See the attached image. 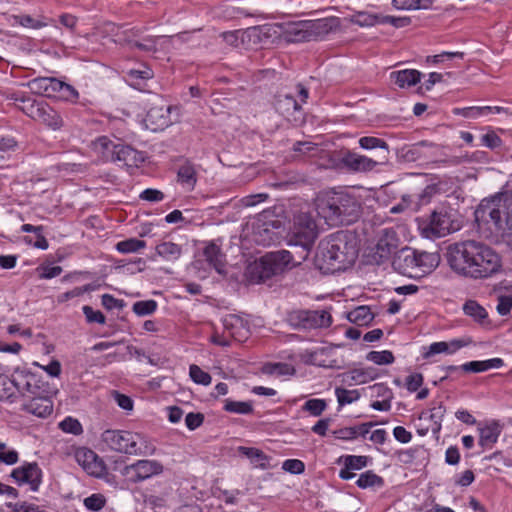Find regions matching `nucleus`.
I'll return each instance as SVG.
<instances>
[{"label":"nucleus","instance_id":"f257e3e1","mask_svg":"<svg viewBox=\"0 0 512 512\" xmlns=\"http://www.w3.org/2000/svg\"><path fill=\"white\" fill-rule=\"evenodd\" d=\"M447 260L455 272L473 279L491 277L502 267L498 253L489 246L473 240L450 245Z\"/></svg>","mask_w":512,"mask_h":512},{"label":"nucleus","instance_id":"f03ea898","mask_svg":"<svg viewBox=\"0 0 512 512\" xmlns=\"http://www.w3.org/2000/svg\"><path fill=\"white\" fill-rule=\"evenodd\" d=\"M358 256L354 238L346 231L327 235L322 241V261L326 263L325 273L345 270Z\"/></svg>","mask_w":512,"mask_h":512},{"label":"nucleus","instance_id":"7ed1b4c3","mask_svg":"<svg viewBox=\"0 0 512 512\" xmlns=\"http://www.w3.org/2000/svg\"><path fill=\"white\" fill-rule=\"evenodd\" d=\"M359 210L356 198L343 188H333L322 195V219L330 227L354 222Z\"/></svg>","mask_w":512,"mask_h":512},{"label":"nucleus","instance_id":"20e7f679","mask_svg":"<svg viewBox=\"0 0 512 512\" xmlns=\"http://www.w3.org/2000/svg\"><path fill=\"white\" fill-rule=\"evenodd\" d=\"M476 215L492 223L495 231L502 233L512 245V192L501 193L491 200L483 201Z\"/></svg>","mask_w":512,"mask_h":512},{"label":"nucleus","instance_id":"39448f33","mask_svg":"<svg viewBox=\"0 0 512 512\" xmlns=\"http://www.w3.org/2000/svg\"><path fill=\"white\" fill-rule=\"evenodd\" d=\"M0 385L3 386L6 398L30 397L32 394L49 393V385L41 377L25 367H17L10 377L0 375Z\"/></svg>","mask_w":512,"mask_h":512},{"label":"nucleus","instance_id":"423d86ee","mask_svg":"<svg viewBox=\"0 0 512 512\" xmlns=\"http://www.w3.org/2000/svg\"><path fill=\"white\" fill-rule=\"evenodd\" d=\"M102 441L107 447L117 453L134 456L152 455L155 446L148 443L145 437L139 433L107 429L101 435Z\"/></svg>","mask_w":512,"mask_h":512},{"label":"nucleus","instance_id":"0eeeda50","mask_svg":"<svg viewBox=\"0 0 512 512\" xmlns=\"http://www.w3.org/2000/svg\"><path fill=\"white\" fill-rule=\"evenodd\" d=\"M11 99L28 117L51 130H60L64 126L61 114L44 100H36L24 93H13Z\"/></svg>","mask_w":512,"mask_h":512},{"label":"nucleus","instance_id":"6e6552de","mask_svg":"<svg viewBox=\"0 0 512 512\" xmlns=\"http://www.w3.org/2000/svg\"><path fill=\"white\" fill-rule=\"evenodd\" d=\"M94 149L102 154L105 161L119 162L127 167H138L145 161L143 152L130 145L115 143L107 136L98 137L94 143Z\"/></svg>","mask_w":512,"mask_h":512},{"label":"nucleus","instance_id":"1a4fd4ad","mask_svg":"<svg viewBox=\"0 0 512 512\" xmlns=\"http://www.w3.org/2000/svg\"><path fill=\"white\" fill-rule=\"evenodd\" d=\"M459 229L460 223L456 219V211L446 206L435 209L428 221L421 225L422 234L427 238L444 237Z\"/></svg>","mask_w":512,"mask_h":512},{"label":"nucleus","instance_id":"9d476101","mask_svg":"<svg viewBox=\"0 0 512 512\" xmlns=\"http://www.w3.org/2000/svg\"><path fill=\"white\" fill-rule=\"evenodd\" d=\"M164 467L157 460L142 459L126 465L121 470V475L133 484L143 482L163 472Z\"/></svg>","mask_w":512,"mask_h":512},{"label":"nucleus","instance_id":"9b49d317","mask_svg":"<svg viewBox=\"0 0 512 512\" xmlns=\"http://www.w3.org/2000/svg\"><path fill=\"white\" fill-rule=\"evenodd\" d=\"M298 224L299 227L295 228L289 239V244L299 246L302 249L300 258L306 260L317 237L316 223L309 217H305V225L302 226V217H299Z\"/></svg>","mask_w":512,"mask_h":512},{"label":"nucleus","instance_id":"f8f14e48","mask_svg":"<svg viewBox=\"0 0 512 512\" xmlns=\"http://www.w3.org/2000/svg\"><path fill=\"white\" fill-rule=\"evenodd\" d=\"M282 273L279 266L269 253L262 256L259 260L248 265L246 270L247 278L252 283H262L266 280Z\"/></svg>","mask_w":512,"mask_h":512},{"label":"nucleus","instance_id":"ddd939ff","mask_svg":"<svg viewBox=\"0 0 512 512\" xmlns=\"http://www.w3.org/2000/svg\"><path fill=\"white\" fill-rule=\"evenodd\" d=\"M10 476L17 485L28 484L30 490L36 492L42 483L43 472L37 462H24L14 468Z\"/></svg>","mask_w":512,"mask_h":512},{"label":"nucleus","instance_id":"4468645a","mask_svg":"<svg viewBox=\"0 0 512 512\" xmlns=\"http://www.w3.org/2000/svg\"><path fill=\"white\" fill-rule=\"evenodd\" d=\"M49 393L32 394L21 405V410L38 418H46L53 412V401Z\"/></svg>","mask_w":512,"mask_h":512},{"label":"nucleus","instance_id":"2eb2a0df","mask_svg":"<svg viewBox=\"0 0 512 512\" xmlns=\"http://www.w3.org/2000/svg\"><path fill=\"white\" fill-rule=\"evenodd\" d=\"M75 458L78 464L91 476L102 477L107 471L104 461L91 449L85 447L77 449Z\"/></svg>","mask_w":512,"mask_h":512},{"label":"nucleus","instance_id":"dca6fc26","mask_svg":"<svg viewBox=\"0 0 512 512\" xmlns=\"http://www.w3.org/2000/svg\"><path fill=\"white\" fill-rule=\"evenodd\" d=\"M394 269L407 277L419 278V269L417 268L416 250L412 248L401 249L392 261Z\"/></svg>","mask_w":512,"mask_h":512},{"label":"nucleus","instance_id":"f3484780","mask_svg":"<svg viewBox=\"0 0 512 512\" xmlns=\"http://www.w3.org/2000/svg\"><path fill=\"white\" fill-rule=\"evenodd\" d=\"M399 240L396 232L393 230L385 229L379 238L375 251L374 259L380 264L389 259L393 254L398 253Z\"/></svg>","mask_w":512,"mask_h":512},{"label":"nucleus","instance_id":"a211bd4d","mask_svg":"<svg viewBox=\"0 0 512 512\" xmlns=\"http://www.w3.org/2000/svg\"><path fill=\"white\" fill-rule=\"evenodd\" d=\"M287 322L296 329H318L320 327V314L318 311L293 310L287 314Z\"/></svg>","mask_w":512,"mask_h":512},{"label":"nucleus","instance_id":"6ab92c4d","mask_svg":"<svg viewBox=\"0 0 512 512\" xmlns=\"http://www.w3.org/2000/svg\"><path fill=\"white\" fill-rule=\"evenodd\" d=\"M276 109L289 121L303 120L301 104L290 94L279 95L276 100Z\"/></svg>","mask_w":512,"mask_h":512},{"label":"nucleus","instance_id":"aec40b11","mask_svg":"<svg viewBox=\"0 0 512 512\" xmlns=\"http://www.w3.org/2000/svg\"><path fill=\"white\" fill-rule=\"evenodd\" d=\"M145 123L152 131L163 130L171 124L169 106H153L145 117Z\"/></svg>","mask_w":512,"mask_h":512},{"label":"nucleus","instance_id":"412c9836","mask_svg":"<svg viewBox=\"0 0 512 512\" xmlns=\"http://www.w3.org/2000/svg\"><path fill=\"white\" fill-rule=\"evenodd\" d=\"M470 343L471 341L469 339H452L450 341L433 342L426 348L423 356L424 358H430L436 354L452 355Z\"/></svg>","mask_w":512,"mask_h":512},{"label":"nucleus","instance_id":"4be33fe9","mask_svg":"<svg viewBox=\"0 0 512 512\" xmlns=\"http://www.w3.org/2000/svg\"><path fill=\"white\" fill-rule=\"evenodd\" d=\"M203 255L209 266L214 268L217 273L226 274V255L219 245L214 241L209 242L203 250Z\"/></svg>","mask_w":512,"mask_h":512},{"label":"nucleus","instance_id":"5701e85b","mask_svg":"<svg viewBox=\"0 0 512 512\" xmlns=\"http://www.w3.org/2000/svg\"><path fill=\"white\" fill-rule=\"evenodd\" d=\"M198 181V172L195 164L186 160L177 169V183L187 192L195 189Z\"/></svg>","mask_w":512,"mask_h":512},{"label":"nucleus","instance_id":"b1692460","mask_svg":"<svg viewBox=\"0 0 512 512\" xmlns=\"http://www.w3.org/2000/svg\"><path fill=\"white\" fill-rule=\"evenodd\" d=\"M345 167L354 172H369L379 164L377 161L354 152H345Z\"/></svg>","mask_w":512,"mask_h":512},{"label":"nucleus","instance_id":"393cba45","mask_svg":"<svg viewBox=\"0 0 512 512\" xmlns=\"http://www.w3.org/2000/svg\"><path fill=\"white\" fill-rule=\"evenodd\" d=\"M343 463V468L339 472L340 478L344 480L352 479L355 476L354 471L361 470L368 464L367 456L346 455L339 459Z\"/></svg>","mask_w":512,"mask_h":512},{"label":"nucleus","instance_id":"a878e982","mask_svg":"<svg viewBox=\"0 0 512 512\" xmlns=\"http://www.w3.org/2000/svg\"><path fill=\"white\" fill-rule=\"evenodd\" d=\"M237 452L240 456L248 458L256 468L268 469L270 467V456L258 448L239 446Z\"/></svg>","mask_w":512,"mask_h":512},{"label":"nucleus","instance_id":"bb28decb","mask_svg":"<svg viewBox=\"0 0 512 512\" xmlns=\"http://www.w3.org/2000/svg\"><path fill=\"white\" fill-rule=\"evenodd\" d=\"M421 76L418 70L404 69L391 72L390 79L400 88H409L420 82Z\"/></svg>","mask_w":512,"mask_h":512},{"label":"nucleus","instance_id":"cd10ccee","mask_svg":"<svg viewBox=\"0 0 512 512\" xmlns=\"http://www.w3.org/2000/svg\"><path fill=\"white\" fill-rule=\"evenodd\" d=\"M377 377L376 370L372 367L356 368L342 375V381L346 384H364Z\"/></svg>","mask_w":512,"mask_h":512},{"label":"nucleus","instance_id":"c85d7f7f","mask_svg":"<svg viewBox=\"0 0 512 512\" xmlns=\"http://www.w3.org/2000/svg\"><path fill=\"white\" fill-rule=\"evenodd\" d=\"M417 268L419 269V278L431 273L440 263L438 253H429L425 251H417Z\"/></svg>","mask_w":512,"mask_h":512},{"label":"nucleus","instance_id":"c756f323","mask_svg":"<svg viewBox=\"0 0 512 512\" xmlns=\"http://www.w3.org/2000/svg\"><path fill=\"white\" fill-rule=\"evenodd\" d=\"M153 77V71L150 68L143 70L131 69L126 73V82L139 91H146L147 81Z\"/></svg>","mask_w":512,"mask_h":512},{"label":"nucleus","instance_id":"7c9ffc66","mask_svg":"<svg viewBox=\"0 0 512 512\" xmlns=\"http://www.w3.org/2000/svg\"><path fill=\"white\" fill-rule=\"evenodd\" d=\"M21 232L25 233H34L38 235V241H33V237L25 236L24 242L28 245H31L35 248L46 250L49 247L48 240L44 236V226H34L31 224H23L20 228Z\"/></svg>","mask_w":512,"mask_h":512},{"label":"nucleus","instance_id":"2f4dec72","mask_svg":"<svg viewBox=\"0 0 512 512\" xmlns=\"http://www.w3.org/2000/svg\"><path fill=\"white\" fill-rule=\"evenodd\" d=\"M345 152L322 150V169L339 170L345 167Z\"/></svg>","mask_w":512,"mask_h":512},{"label":"nucleus","instance_id":"473e14b6","mask_svg":"<svg viewBox=\"0 0 512 512\" xmlns=\"http://www.w3.org/2000/svg\"><path fill=\"white\" fill-rule=\"evenodd\" d=\"M11 18L14 20L15 24L35 30L44 28L53 21L52 19H49L45 16L34 18L30 15H12Z\"/></svg>","mask_w":512,"mask_h":512},{"label":"nucleus","instance_id":"72a5a7b5","mask_svg":"<svg viewBox=\"0 0 512 512\" xmlns=\"http://www.w3.org/2000/svg\"><path fill=\"white\" fill-rule=\"evenodd\" d=\"M500 432V427L496 423H492L483 428H480L479 444L482 447L491 448L497 442Z\"/></svg>","mask_w":512,"mask_h":512},{"label":"nucleus","instance_id":"f704fd0d","mask_svg":"<svg viewBox=\"0 0 512 512\" xmlns=\"http://www.w3.org/2000/svg\"><path fill=\"white\" fill-rule=\"evenodd\" d=\"M347 318L358 326H366L373 320L374 314L368 306H358L348 313Z\"/></svg>","mask_w":512,"mask_h":512},{"label":"nucleus","instance_id":"c9c22d12","mask_svg":"<svg viewBox=\"0 0 512 512\" xmlns=\"http://www.w3.org/2000/svg\"><path fill=\"white\" fill-rule=\"evenodd\" d=\"M502 110L501 107H491V106H483V107H465V108H457L454 110L455 114L462 115L465 118H478L484 115H488L490 113H500Z\"/></svg>","mask_w":512,"mask_h":512},{"label":"nucleus","instance_id":"e433bc0d","mask_svg":"<svg viewBox=\"0 0 512 512\" xmlns=\"http://www.w3.org/2000/svg\"><path fill=\"white\" fill-rule=\"evenodd\" d=\"M156 252L167 261L177 260L181 253V246L173 242H162L156 246Z\"/></svg>","mask_w":512,"mask_h":512},{"label":"nucleus","instance_id":"4c0bfd02","mask_svg":"<svg viewBox=\"0 0 512 512\" xmlns=\"http://www.w3.org/2000/svg\"><path fill=\"white\" fill-rule=\"evenodd\" d=\"M465 315L473 318L478 323H484L488 317L487 311L475 300H468L463 305Z\"/></svg>","mask_w":512,"mask_h":512},{"label":"nucleus","instance_id":"58836bf2","mask_svg":"<svg viewBox=\"0 0 512 512\" xmlns=\"http://www.w3.org/2000/svg\"><path fill=\"white\" fill-rule=\"evenodd\" d=\"M356 484L361 489L367 488H382L384 485L383 479L375 474L373 471H366L362 473L356 481Z\"/></svg>","mask_w":512,"mask_h":512},{"label":"nucleus","instance_id":"ea45409f","mask_svg":"<svg viewBox=\"0 0 512 512\" xmlns=\"http://www.w3.org/2000/svg\"><path fill=\"white\" fill-rule=\"evenodd\" d=\"M351 23L360 27H372L380 24V14H372L361 11L353 14L350 18Z\"/></svg>","mask_w":512,"mask_h":512},{"label":"nucleus","instance_id":"a19ab883","mask_svg":"<svg viewBox=\"0 0 512 512\" xmlns=\"http://www.w3.org/2000/svg\"><path fill=\"white\" fill-rule=\"evenodd\" d=\"M99 287H100V285L97 284L96 282L88 283L81 287H75L70 291H66V292L60 294L58 296V302L62 303V302H66L72 298L80 297L84 293L92 292V291L99 289Z\"/></svg>","mask_w":512,"mask_h":512},{"label":"nucleus","instance_id":"79ce46f5","mask_svg":"<svg viewBox=\"0 0 512 512\" xmlns=\"http://www.w3.org/2000/svg\"><path fill=\"white\" fill-rule=\"evenodd\" d=\"M224 410L229 413L248 415L252 414L254 409L251 402L234 401L227 399L224 404Z\"/></svg>","mask_w":512,"mask_h":512},{"label":"nucleus","instance_id":"37998d69","mask_svg":"<svg viewBox=\"0 0 512 512\" xmlns=\"http://www.w3.org/2000/svg\"><path fill=\"white\" fill-rule=\"evenodd\" d=\"M263 372L269 375H293L295 369L291 364L278 362V363H267L263 367Z\"/></svg>","mask_w":512,"mask_h":512},{"label":"nucleus","instance_id":"c03bdc74","mask_svg":"<svg viewBox=\"0 0 512 512\" xmlns=\"http://www.w3.org/2000/svg\"><path fill=\"white\" fill-rule=\"evenodd\" d=\"M146 247V242L137 238H130L120 241L116 244V249L120 253H134Z\"/></svg>","mask_w":512,"mask_h":512},{"label":"nucleus","instance_id":"a18cd8bd","mask_svg":"<svg viewBox=\"0 0 512 512\" xmlns=\"http://www.w3.org/2000/svg\"><path fill=\"white\" fill-rule=\"evenodd\" d=\"M158 304L155 300L137 301L132 306V311L138 316L151 315L157 310Z\"/></svg>","mask_w":512,"mask_h":512},{"label":"nucleus","instance_id":"49530a36","mask_svg":"<svg viewBox=\"0 0 512 512\" xmlns=\"http://www.w3.org/2000/svg\"><path fill=\"white\" fill-rule=\"evenodd\" d=\"M48 85H50V77H37L27 83L32 94L44 97H47Z\"/></svg>","mask_w":512,"mask_h":512},{"label":"nucleus","instance_id":"de8ad7c7","mask_svg":"<svg viewBox=\"0 0 512 512\" xmlns=\"http://www.w3.org/2000/svg\"><path fill=\"white\" fill-rule=\"evenodd\" d=\"M366 359L377 365H389L395 360L393 353L389 350L371 351L366 355Z\"/></svg>","mask_w":512,"mask_h":512},{"label":"nucleus","instance_id":"09e8293b","mask_svg":"<svg viewBox=\"0 0 512 512\" xmlns=\"http://www.w3.org/2000/svg\"><path fill=\"white\" fill-rule=\"evenodd\" d=\"M189 375L190 378L195 382L196 384L207 386L211 383L212 377L211 375L201 369L196 364H191L189 367Z\"/></svg>","mask_w":512,"mask_h":512},{"label":"nucleus","instance_id":"8fccbe9b","mask_svg":"<svg viewBox=\"0 0 512 512\" xmlns=\"http://www.w3.org/2000/svg\"><path fill=\"white\" fill-rule=\"evenodd\" d=\"M335 395L340 406L351 404L360 398L358 390H348L344 388H336Z\"/></svg>","mask_w":512,"mask_h":512},{"label":"nucleus","instance_id":"3c124183","mask_svg":"<svg viewBox=\"0 0 512 512\" xmlns=\"http://www.w3.org/2000/svg\"><path fill=\"white\" fill-rule=\"evenodd\" d=\"M60 429L65 433H70L73 435H80L83 433V427L81 423L72 417H66L59 424Z\"/></svg>","mask_w":512,"mask_h":512},{"label":"nucleus","instance_id":"603ef678","mask_svg":"<svg viewBox=\"0 0 512 512\" xmlns=\"http://www.w3.org/2000/svg\"><path fill=\"white\" fill-rule=\"evenodd\" d=\"M0 463L14 465L19 461V453L15 449H7L4 442H0Z\"/></svg>","mask_w":512,"mask_h":512},{"label":"nucleus","instance_id":"864d4df0","mask_svg":"<svg viewBox=\"0 0 512 512\" xmlns=\"http://www.w3.org/2000/svg\"><path fill=\"white\" fill-rule=\"evenodd\" d=\"M359 145L361 148L363 149H374V148H381V149H385L386 151H388V144L380 139V138H377V137H373V136H365V137H361L359 139Z\"/></svg>","mask_w":512,"mask_h":512},{"label":"nucleus","instance_id":"5fc2aeb1","mask_svg":"<svg viewBox=\"0 0 512 512\" xmlns=\"http://www.w3.org/2000/svg\"><path fill=\"white\" fill-rule=\"evenodd\" d=\"M106 504V499L102 494H92L84 499L85 507L93 512L100 511Z\"/></svg>","mask_w":512,"mask_h":512},{"label":"nucleus","instance_id":"6e6d98bb","mask_svg":"<svg viewBox=\"0 0 512 512\" xmlns=\"http://www.w3.org/2000/svg\"><path fill=\"white\" fill-rule=\"evenodd\" d=\"M269 254L275 260V263L279 266L281 272H283L285 267L293 261L292 253L287 250H280Z\"/></svg>","mask_w":512,"mask_h":512},{"label":"nucleus","instance_id":"4d7b16f0","mask_svg":"<svg viewBox=\"0 0 512 512\" xmlns=\"http://www.w3.org/2000/svg\"><path fill=\"white\" fill-rule=\"evenodd\" d=\"M336 434V437L339 439H353L357 435H365L368 433V428L365 425H362L360 427H351V428H345L341 429L339 431L334 432Z\"/></svg>","mask_w":512,"mask_h":512},{"label":"nucleus","instance_id":"13d9d810","mask_svg":"<svg viewBox=\"0 0 512 512\" xmlns=\"http://www.w3.org/2000/svg\"><path fill=\"white\" fill-rule=\"evenodd\" d=\"M82 311H83V314L85 315L86 321L88 323L105 324L106 318H105V315L101 311L94 310L89 305L83 306Z\"/></svg>","mask_w":512,"mask_h":512},{"label":"nucleus","instance_id":"bf43d9fd","mask_svg":"<svg viewBox=\"0 0 512 512\" xmlns=\"http://www.w3.org/2000/svg\"><path fill=\"white\" fill-rule=\"evenodd\" d=\"M79 97L78 91L68 83L62 82L57 99L76 102Z\"/></svg>","mask_w":512,"mask_h":512},{"label":"nucleus","instance_id":"052dcab7","mask_svg":"<svg viewBox=\"0 0 512 512\" xmlns=\"http://www.w3.org/2000/svg\"><path fill=\"white\" fill-rule=\"evenodd\" d=\"M411 23L409 17H395L390 15H380V24H390L395 28H402Z\"/></svg>","mask_w":512,"mask_h":512},{"label":"nucleus","instance_id":"680f3d73","mask_svg":"<svg viewBox=\"0 0 512 512\" xmlns=\"http://www.w3.org/2000/svg\"><path fill=\"white\" fill-rule=\"evenodd\" d=\"M139 198L148 202H160L164 200L165 195L158 189L147 188L140 193Z\"/></svg>","mask_w":512,"mask_h":512},{"label":"nucleus","instance_id":"e2e57ef3","mask_svg":"<svg viewBox=\"0 0 512 512\" xmlns=\"http://www.w3.org/2000/svg\"><path fill=\"white\" fill-rule=\"evenodd\" d=\"M41 279H52L59 276L63 269L61 266L41 265L38 269Z\"/></svg>","mask_w":512,"mask_h":512},{"label":"nucleus","instance_id":"0e129e2a","mask_svg":"<svg viewBox=\"0 0 512 512\" xmlns=\"http://www.w3.org/2000/svg\"><path fill=\"white\" fill-rule=\"evenodd\" d=\"M282 469L292 474H300L304 472L305 465L299 459H287L283 462Z\"/></svg>","mask_w":512,"mask_h":512},{"label":"nucleus","instance_id":"69168bd1","mask_svg":"<svg viewBox=\"0 0 512 512\" xmlns=\"http://www.w3.org/2000/svg\"><path fill=\"white\" fill-rule=\"evenodd\" d=\"M101 304L107 310L122 309L124 301L122 299L115 298L111 294H103L101 296Z\"/></svg>","mask_w":512,"mask_h":512},{"label":"nucleus","instance_id":"338daca9","mask_svg":"<svg viewBox=\"0 0 512 512\" xmlns=\"http://www.w3.org/2000/svg\"><path fill=\"white\" fill-rule=\"evenodd\" d=\"M204 422V415L200 412H190L185 417V424L189 430H195Z\"/></svg>","mask_w":512,"mask_h":512},{"label":"nucleus","instance_id":"774afa93","mask_svg":"<svg viewBox=\"0 0 512 512\" xmlns=\"http://www.w3.org/2000/svg\"><path fill=\"white\" fill-rule=\"evenodd\" d=\"M340 27V20L338 17L325 16L322 17V34L334 32Z\"/></svg>","mask_w":512,"mask_h":512}]
</instances>
